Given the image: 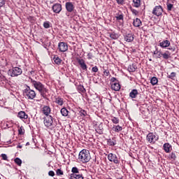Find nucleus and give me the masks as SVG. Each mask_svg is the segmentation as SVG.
Wrapping results in <instances>:
<instances>
[{
    "mask_svg": "<svg viewBox=\"0 0 179 179\" xmlns=\"http://www.w3.org/2000/svg\"><path fill=\"white\" fill-rule=\"evenodd\" d=\"M159 47L162 48H167V47H170V41L164 40L162 42H160Z\"/></svg>",
    "mask_w": 179,
    "mask_h": 179,
    "instance_id": "19",
    "label": "nucleus"
},
{
    "mask_svg": "<svg viewBox=\"0 0 179 179\" xmlns=\"http://www.w3.org/2000/svg\"><path fill=\"white\" fill-rule=\"evenodd\" d=\"M17 148H19L20 149H22V146L20 145H17Z\"/></svg>",
    "mask_w": 179,
    "mask_h": 179,
    "instance_id": "57",
    "label": "nucleus"
},
{
    "mask_svg": "<svg viewBox=\"0 0 179 179\" xmlns=\"http://www.w3.org/2000/svg\"><path fill=\"white\" fill-rule=\"evenodd\" d=\"M53 61L57 65H61V62H62V59H61V58H59L58 56H55L53 57Z\"/></svg>",
    "mask_w": 179,
    "mask_h": 179,
    "instance_id": "29",
    "label": "nucleus"
},
{
    "mask_svg": "<svg viewBox=\"0 0 179 179\" xmlns=\"http://www.w3.org/2000/svg\"><path fill=\"white\" fill-rule=\"evenodd\" d=\"M70 179H83V176H82V175L80 174L71 173L70 175Z\"/></svg>",
    "mask_w": 179,
    "mask_h": 179,
    "instance_id": "25",
    "label": "nucleus"
},
{
    "mask_svg": "<svg viewBox=\"0 0 179 179\" xmlns=\"http://www.w3.org/2000/svg\"><path fill=\"white\" fill-rule=\"evenodd\" d=\"M117 179H122V178H117Z\"/></svg>",
    "mask_w": 179,
    "mask_h": 179,
    "instance_id": "59",
    "label": "nucleus"
},
{
    "mask_svg": "<svg viewBox=\"0 0 179 179\" xmlns=\"http://www.w3.org/2000/svg\"><path fill=\"white\" fill-rule=\"evenodd\" d=\"M118 5H124V0H116Z\"/></svg>",
    "mask_w": 179,
    "mask_h": 179,
    "instance_id": "50",
    "label": "nucleus"
},
{
    "mask_svg": "<svg viewBox=\"0 0 179 179\" xmlns=\"http://www.w3.org/2000/svg\"><path fill=\"white\" fill-rule=\"evenodd\" d=\"M0 78H1L3 79V80H6V77H5V76L1 75Z\"/></svg>",
    "mask_w": 179,
    "mask_h": 179,
    "instance_id": "56",
    "label": "nucleus"
},
{
    "mask_svg": "<svg viewBox=\"0 0 179 179\" xmlns=\"http://www.w3.org/2000/svg\"><path fill=\"white\" fill-rule=\"evenodd\" d=\"M17 117L18 118H20V120H22V121H24V120H27V118H29V115H27L24 111H20L17 114Z\"/></svg>",
    "mask_w": 179,
    "mask_h": 179,
    "instance_id": "18",
    "label": "nucleus"
},
{
    "mask_svg": "<svg viewBox=\"0 0 179 179\" xmlns=\"http://www.w3.org/2000/svg\"><path fill=\"white\" fill-rule=\"evenodd\" d=\"M103 76L105 78H107V76H110V71L108 70H104L103 71Z\"/></svg>",
    "mask_w": 179,
    "mask_h": 179,
    "instance_id": "45",
    "label": "nucleus"
},
{
    "mask_svg": "<svg viewBox=\"0 0 179 179\" xmlns=\"http://www.w3.org/2000/svg\"><path fill=\"white\" fill-rule=\"evenodd\" d=\"M48 174H49V176H50V177H54V176H55V173H54L53 171H50L48 172Z\"/></svg>",
    "mask_w": 179,
    "mask_h": 179,
    "instance_id": "52",
    "label": "nucleus"
},
{
    "mask_svg": "<svg viewBox=\"0 0 179 179\" xmlns=\"http://www.w3.org/2000/svg\"><path fill=\"white\" fill-rule=\"evenodd\" d=\"M138 94H139L138 90L134 89L130 92L129 97H131V99H136Z\"/></svg>",
    "mask_w": 179,
    "mask_h": 179,
    "instance_id": "20",
    "label": "nucleus"
},
{
    "mask_svg": "<svg viewBox=\"0 0 179 179\" xmlns=\"http://www.w3.org/2000/svg\"><path fill=\"white\" fill-rule=\"evenodd\" d=\"M77 90L79 93H85V92H86V90L85 89V87H83V85H78L77 87Z\"/></svg>",
    "mask_w": 179,
    "mask_h": 179,
    "instance_id": "35",
    "label": "nucleus"
},
{
    "mask_svg": "<svg viewBox=\"0 0 179 179\" xmlns=\"http://www.w3.org/2000/svg\"><path fill=\"white\" fill-rule=\"evenodd\" d=\"M60 113L63 117H68V115L69 114V111L67 110L66 108H62Z\"/></svg>",
    "mask_w": 179,
    "mask_h": 179,
    "instance_id": "23",
    "label": "nucleus"
},
{
    "mask_svg": "<svg viewBox=\"0 0 179 179\" xmlns=\"http://www.w3.org/2000/svg\"><path fill=\"white\" fill-rule=\"evenodd\" d=\"M31 83L36 90H38L39 93L41 94V96L43 97V99H45L47 97V93H48V90L45 88L44 85L43 83H40L39 81L34 80L33 79H31Z\"/></svg>",
    "mask_w": 179,
    "mask_h": 179,
    "instance_id": "1",
    "label": "nucleus"
},
{
    "mask_svg": "<svg viewBox=\"0 0 179 179\" xmlns=\"http://www.w3.org/2000/svg\"><path fill=\"white\" fill-rule=\"evenodd\" d=\"M153 54L154 55H156V58H162V52H160L159 49L156 48Z\"/></svg>",
    "mask_w": 179,
    "mask_h": 179,
    "instance_id": "31",
    "label": "nucleus"
},
{
    "mask_svg": "<svg viewBox=\"0 0 179 179\" xmlns=\"http://www.w3.org/2000/svg\"><path fill=\"white\" fill-rule=\"evenodd\" d=\"M134 38V34L131 33H127L124 35V41H127V43H132Z\"/></svg>",
    "mask_w": 179,
    "mask_h": 179,
    "instance_id": "15",
    "label": "nucleus"
},
{
    "mask_svg": "<svg viewBox=\"0 0 179 179\" xmlns=\"http://www.w3.org/2000/svg\"><path fill=\"white\" fill-rule=\"evenodd\" d=\"M56 173H57V176H63L64 171H62V170H61V169H57L56 171Z\"/></svg>",
    "mask_w": 179,
    "mask_h": 179,
    "instance_id": "46",
    "label": "nucleus"
},
{
    "mask_svg": "<svg viewBox=\"0 0 179 179\" xmlns=\"http://www.w3.org/2000/svg\"><path fill=\"white\" fill-rule=\"evenodd\" d=\"M90 152L87 150H82L78 155V160L81 162V163H89L90 162Z\"/></svg>",
    "mask_w": 179,
    "mask_h": 179,
    "instance_id": "2",
    "label": "nucleus"
},
{
    "mask_svg": "<svg viewBox=\"0 0 179 179\" xmlns=\"http://www.w3.org/2000/svg\"><path fill=\"white\" fill-rule=\"evenodd\" d=\"M110 37L113 40H117L120 36H118V34H115V32H112L110 34Z\"/></svg>",
    "mask_w": 179,
    "mask_h": 179,
    "instance_id": "33",
    "label": "nucleus"
},
{
    "mask_svg": "<svg viewBox=\"0 0 179 179\" xmlns=\"http://www.w3.org/2000/svg\"><path fill=\"white\" fill-rule=\"evenodd\" d=\"M14 162L17 166H22V159L20 158L17 157L14 159Z\"/></svg>",
    "mask_w": 179,
    "mask_h": 179,
    "instance_id": "42",
    "label": "nucleus"
},
{
    "mask_svg": "<svg viewBox=\"0 0 179 179\" xmlns=\"http://www.w3.org/2000/svg\"><path fill=\"white\" fill-rule=\"evenodd\" d=\"M26 145H30V143H29V142H27Z\"/></svg>",
    "mask_w": 179,
    "mask_h": 179,
    "instance_id": "58",
    "label": "nucleus"
},
{
    "mask_svg": "<svg viewBox=\"0 0 179 179\" xmlns=\"http://www.w3.org/2000/svg\"><path fill=\"white\" fill-rule=\"evenodd\" d=\"M107 143L109 146H115V145H117V141L115 139H114V138L113 139H108Z\"/></svg>",
    "mask_w": 179,
    "mask_h": 179,
    "instance_id": "24",
    "label": "nucleus"
},
{
    "mask_svg": "<svg viewBox=\"0 0 179 179\" xmlns=\"http://www.w3.org/2000/svg\"><path fill=\"white\" fill-rule=\"evenodd\" d=\"M80 115L83 117V118H85L87 115V113L85 110H80Z\"/></svg>",
    "mask_w": 179,
    "mask_h": 179,
    "instance_id": "39",
    "label": "nucleus"
},
{
    "mask_svg": "<svg viewBox=\"0 0 179 179\" xmlns=\"http://www.w3.org/2000/svg\"><path fill=\"white\" fill-rule=\"evenodd\" d=\"M161 56L163 57L164 59H169L170 58V52L166 51L164 53H162Z\"/></svg>",
    "mask_w": 179,
    "mask_h": 179,
    "instance_id": "34",
    "label": "nucleus"
},
{
    "mask_svg": "<svg viewBox=\"0 0 179 179\" xmlns=\"http://www.w3.org/2000/svg\"><path fill=\"white\" fill-rule=\"evenodd\" d=\"M104 131V129L103 128V124H99V126L96 129V132L99 134V135H103V132Z\"/></svg>",
    "mask_w": 179,
    "mask_h": 179,
    "instance_id": "22",
    "label": "nucleus"
},
{
    "mask_svg": "<svg viewBox=\"0 0 179 179\" xmlns=\"http://www.w3.org/2000/svg\"><path fill=\"white\" fill-rule=\"evenodd\" d=\"M6 3V0H0V8H3Z\"/></svg>",
    "mask_w": 179,
    "mask_h": 179,
    "instance_id": "47",
    "label": "nucleus"
},
{
    "mask_svg": "<svg viewBox=\"0 0 179 179\" xmlns=\"http://www.w3.org/2000/svg\"><path fill=\"white\" fill-rule=\"evenodd\" d=\"M133 6L134 8H139L141 6V0H133Z\"/></svg>",
    "mask_w": 179,
    "mask_h": 179,
    "instance_id": "32",
    "label": "nucleus"
},
{
    "mask_svg": "<svg viewBox=\"0 0 179 179\" xmlns=\"http://www.w3.org/2000/svg\"><path fill=\"white\" fill-rule=\"evenodd\" d=\"M133 26H134V27H141V26H142V21H141V19L136 18L134 20Z\"/></svg>",
    "mask_w": 179,
    "mask_h": 179,
    "instance_id": "21",
    "label": "nucleus"
},
{
    "mask_svg": "<svg viewBox=\"0 0 179 179\" xmlns=\"http://www.w3.org/2000/svg\"><path fill=\"white\" fill-rule=\"evenodd\" d=\"M159 82V80H157V78L156 77H152L150 80V83L152 85V86L156 85V84Z\"/></svg>",
    "mask_w": 179,
    "mask_h": 179,
    "instance_id": "37",
    "label": "nucleus"
},
{
    "mask_svg": "<svg viewBox=\"0 0 179 179\" xmlns=\"http://www.w3.org/2000/svg\"><path fill=\"white\" fill-rule=\"evenodd\" d=\"M24 96L27 100H33L36 98V92L30 89V87H27L24 90Z\"/></svg>",
    "mask_w": 179,
    "mask_h": 179,
    "instance_id": "3",
    "label": "nucleus"
},
{
    "mask_svg": "<svg viewBox=\"0 0 179 179\" xmlns=\"http://www.w3.org/2000/svg\"><path fill=\"white\" fill-rule=\"evenodd\" d=\"M152 15L155 16H162L163 15V7L162 6H156L152 10Z\"/></svg>",
    "mask_w": 179,
    "mask_h": 179,
    "instance_id": "7",
    "label": "nucleus"
},
{
    "mask_svg": "<svg viewBox=\"0 0 179 179\" xmlns=\"http://www.w3.org/2000/svg\"><path fill=\"white\" fill-rule=\"evenodd\" d=\"M168 50H170V51L174 52L176 51V47H170L168 48Z\"/></svg>",
    "mask_w": 179,
    "mask_h": 179,
    "instance_id": "54",
    "label": "nucleus"
},
{
    "mask_svg": "<svg viewBox=\"0 0 179 179\" xmlns=\"http://www.w3.org/2000/svg\"><path fill=\"white\" fill-rule=\"evenodd\" d=\"M113 131L115 132H121L122 131V127L120 125H114L112 128Z\"/></svg>",
    "mask_w": 179,
    "mask_h": 179,
    "instance_id": "27",
    "label": "nucleus"
},
{
    "mask_svg": "<svg viewBox=\"0 0 179 179\" xmlns=\"http://www.w3.org/2000/svg\"><path fill=\"white\" fill-rule=\"evenodd\" d=\"M52 9L54 13H61V10H62V5L59 3H56L52 6Z\"/></svg>",
    "mask_w": 179,
    "mask_h": 179,
    "instance_id": "10",
    "label": "nucleus"
},
{
    "mask_svg": "<svg viewBox=\"0 0 179 179\" xmlns=\"http://www.w3.org/2000/svg\"><path fill=\"white\" fill-rule=\"evenodd\" d=\"M22 73H23V71L19 67H13L8 71V75L11 76V78L19 76V75H22Z\"/></svg>",
    "mask_w": 179,
    "mask_h": 179,
    "instance_id": "4",
    "label": "nucleus"
},
{
    "mask_svg": "<svg viewBox=\"0 0 179 179\" xmlns=\"http://www.w3.org/2000/svg\"><path fill=\"white\" fill-rule=\"evenodd\" d=\"M65 6L67 12H69L70 13H72L73 10H75V6L73 5V3L71 1L66 2Z\"/></svg>",
    "mask_w": 179,
    "mask_h": 179,
    "instance_id": "12",
    "label": "nucleus"
},
{
    "mask_svg": "<svg viewBox=\"0 0 179 179\" xmlns=\"http://www.w3.org/2000/svg\"><path fill=\"white\" fill-rule=\"evenodd\" d=\"M76 60H77L78 65H80V66L81 69H83V71H87V65L86 64L85 59H80V58H77Z\"/></svg>",
    "mask_w": 179,
    "mask_h": 179,
    "instance_id": "9",
    "label": "nucleus"
},
{
    "mask_svg": "<svg viewBox=\"0 0 179 179\" xmlns=\"http://www.w3.org/2000/svg\"><path fill=\"white\" fill-rule=\"evenodd\" d=\"M92 72H99V68L97 67V66H95L92 68Z\"/></svg>",
    "mask_w": 179,
    "mask_h": 179,
    "instance_id": "48",
    "label": "nucleus"
},
{
    "mask_svg": "<svg viewBox=\"0 0 179 179\" xmlns=\"http://www.w3.org/2000/svg\"><path fill=\"white\" fill-rule=\"evenodd\" d=\"M18 132H19V134H20V135H22V134H23V131H22V129H20L18 130Z\"/></svg>",
    "mask_w": 179,
    "mask_h": 179,
    "instance_id": "55",
    "label": "nucleus"
},
{
    "mask_svg": "<svg viewBox=\"0 0 179 179\" xmlns=\"http://www.w3.org/2000/svg\"><path fill=\"white\" fill-rule=\"evenodd\" d=\"M130 10L134 15V16H138V15H139V11L132 8V7L130 8Z\"/></svg>",
    "mask_w": 179,
    "mask_h": 179,
    "instance_id": "43",
    "label": "nucleus"
},
{
    "mask_svg": "<svg viewBox=\"0 0 179 179\" xmlns=\"http://www.w3.org/2000/svg\"><path fill=\"white\" fill-rule=\"evenodd\" d=\"M71 172L73 173V174H79V169H78V167L74 166L72 168Z\"/></svg>",
    "mask_w": 179,
    "mask_h": 179,
    "instance_id": "40",
    "label": "nucleus"
},
{
    "mask_svg": "<svg viewBox=\"0 0 179 179\" xmlns=\"http://www.w3.org/2000/svg\"><path fill=\"white\" fill-rule=\"evenodd\" d=\"M55 103L58 106H64V99L57 97L55 99Z\"/></svg>",
    "mask_w": 179,
    "mask_h": 179,
    "instance_id": "26",
    "label": "nucleus"
},
{
    "mask_svg": "<svg viewBox=\"0 0 179 179\" xmlns=\"http://www.w3.org/2000/svg\"><path fill=\"white\" fill-rule=\"evenodd\" d=\"M44 125L46 128H50V127H52L54 125V117L52 116L49 115L44 120Z\"/></svg>",
    "mask_w": 179,
    "mask_h": 179,
    "instance_id": "6",
    "label": "nucleus"
},
{
    "mask_svg": "<svg viewBox=\"0 0 179 179\" xmlns=\"http://www.w3.org/2000/svg\"><path fill=\"white\" fill-rule=\"evenodd\" d=\"M166 8L168 12H171V10H173V8H174V5L170 3H166Z\"/></svg>",
    "mask_w": 179,
    "mask_h": 179,
    "instance_id": "36",
    "label": "nucleus"
},
{
    "mask_svg": "<svg viewBox=\"0 0 179 179\" xmlns=\"http://www.w3.org/2000/svg\"><path fill=\"white\" fill-rule=\"evenodd\" d=\"M117 22H124V13L119 10L115 16Z\"/></svg>",
    "mask_w": 179,
    "mask_h": 179,
    "instance_id": "14",
    "label": "nucleus"
},
{
    "mask_svg": "<svg viewBox=\"0 0 179 179\" xmlns=\"http://www.w3.org/2000/svg\"><path fill=\"white\" fill-rule=\"evenodd\" d=\"M138 67H136V66H135L134 64H130L128 66V71L129 72H135L136 71Z\"/></svg>",
    "mask_w": 179,
    "mask_h": 179,
    "instance_id": "30",
    "label": "nucleus"
},
{
    "mask_svg": "<svg viewBox=\"0 0 179 179\" xmlns=\"http://www.w3.org/2000/svg\"><path fill=\"white\" fill-rule=\"evenodd\" d=\"M108 159L109 162H112L115 164H120V160H118V157L115 154L109 153L108 155Z\"/></svg>",
    "mask_w": 179,
    "mask_h": 179,
    "instance_id": "8",
    "label": "nucleus"
},
{
    "mask_svg": "<svg viewBox=\"0 0 179 179\" xmlns=\"http://www.w3.org/2000/svg\"><path fill=\"white\" fill-rule=\"evenodd\" d=\"M147 141L149 143H156L159 141V136L153 133H149L147 135Z\"/></svg>",
    "mask_w": 179,
    "mask_h": 179,
    "instance_id": "5",
    "label": "nucleus"
},
{
    "mask_svg": "<svg viewBox=\"0 0 179 179\" xmlns=\"http://www.w3.org/2000/svg\"><path fill=\"white\" fill-rule=\"evenodd\" d=\"M169 160H176L177 159V152H173L169 155Z\"/></svg>",
    "mask_w": 179,
    "mask_h": 179,
    "instance_id": "28",
    "label": "nucleus"
},
{
    "mask_svg": "<svg viewBox=\"0 0 179 179\" xmlns=\"http://www.w3.org/2000/svg\"><path fill=\"white\" fill-rule=\"evenodd\" d=\"M42 112L44 115L46 117H50V114L51 113V108L48 106H44L42 108Z\"/></svg>",
    "mask_w": 179,
    "mask_h": 179,
    "instance_id": "13",
    "label": "nucleus"
},
{
    "mask_svg": "<svg viewBox=\"0 0 179 179\" xmlns=\"http://www.w3.org/2000/svg\"><path fill=\"white\" fill-rule=\"evenodd\" d=\"M111 121L113 124H120V119L118 117H113Z\"/></svg>",
    "mask_w": 179,
    "mask_h": 179,
    "instance_id": "41",
    "label": "nucleus"
},
{
    "mask_svg": "<svg viewBox=\"0 0 179 179\" xmlns=\"http://www.w3.org/2000/svg\"><path fill=\"white\" fill-rule=\"evenodd\" d=\"M58 48L61 52H65L68 51V44L65 42H59L58 44Z\"/></svg>",
    "mask_w": 179,
    "mask_h": 179,
    "instance_id": "11",
    "label": "nucleus"
},
{
    "mask_svg": "<svg viewBox=\"0 0 179 179\" xmlns=\"http://www.w3.org/2000/svg\"><path fill=\"white\" fill-rule=\"evenodd\" d=\"M3 160H8V156L6 154H1Z\"/></svg>",
    "mask_w": 179,
    "mask_h": 179,
    "instance_id": "51",
    "label": "nucleus"
},
{
    "mask_svg": "<svg viewBox=\"0 0 179 179\" xmlns=\"http://www.w3.org/2000/svg\"><path fill=\"white\" fill-rule=\"evenodd\" d=\"M0 179H1V178H0Z\"/></svg>",
    "mask_w": 179,
    "mask_h": 179,
    "instance_id": "60",
    "label": "nucleus"
},
{
    "mask_svg": "<svg viewBox=\"0 0 179 179\" xmlns=\"http://www.w3.org/2000/svg\"><path fill=\"white\" fill-rule=\"evenodd\" d=\"M43 27L45 29H50V27H51V22L48 21L43 22Z\"/></svg>",
    "mask_w": 179,
    "mask_h": 179,
    "instance_id": "38",
    "label": "nucleus"
},
{
    "mask_svg": "<svg viewBox=\"0 0 179 179\" xmlns=\"http://www.w3.org/2000/svg\"><path fill=\"white\" fill-rule=\"evenodd\" d=\"M111 89L115 90V92H119L121 90V85L118 81L111 84Z\"/></svg>",
    "mask_w": 179,
    "mask_h": 179,
    "instance_id": "17",
    "label": "nucleus"
},
{
    "mask_svg": "<svg viewBox=\"0 0 179 179\" xmlns=\"http://www.w3.org/2000/svg\"><path fill=\"white\" fill-rule=\"evenodd\" d=\"M176 72H172V73H171L170 75H169L167 76V78L169 79H172L173 80H174V78L176 77Z\"/></svg>",
    "mask_w": 179,
    "mask_h": 179,
    "instance_id": "44",
    "label": "nucleus"
},
{
    "mask_svg": "<svg viewBox=\"0 0 179 179\" xmlns=\"http://www.w3.org/2000/svg\"><path fill=\"white\" fill-rule=\"evenodd\" d=\"M93 58V54L92 52H89L87 54V59H92Z\"/></svg>",
    "mask_w": 179,
    "mask_h": 179,
    "instance_id": "49",
    "label": "nucleus"
},
{
    "mask_svg": "<svg viewBox=\"0 0 179 179\" xmlns=\"http://www.w3.org/2000/svg\"><path fill=\"white\" fill-rule=\"evenodd\" d=\"M163 149L166 153H170L171 150H173V147L169 143H166L163 145Z\"/></svg>",
    "mask_w": 179,
    "mask_h": 179,
    "instance_id": "16",
    "label": "nucleus"
},
{
    "mask_svg": "<svg viewBox=\"0 0 179 179\" xmlns=\"http://www.w3.org/2000/svg\"><path fill=\"white\" fill-rule=\"evenodd\" d=\"M110 82L112 83H115V82H118V80H117V78L113 77L111 79H110Z\"/></svg>",
    "mask_w": 179,
    "mask_h": 179,
    "instance_id": "53",
    "label": "nucleus"
}]
</instances>
